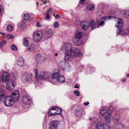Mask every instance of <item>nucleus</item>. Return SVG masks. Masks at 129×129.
Here are the masks:
<instances>
[{
	"mask_svg": "<svg viewBox=\"0 0 129 129\" xmlns=\"http://www.w3.org/2000/svg\"><path fill=\"white\" fill-rule=\"evenodd\" d=\"M53 10V9L52 8H50L46 12L48 13L52 11Z\"/></svg>",
	"mask_w": 129,
	"mask_h": 129,
	"instance_id": "a18cd8bd",
	"label": "nucleus"
},
{
	"mask_svg": "<svg viewBox=\"0 0 129 129\" xmlns=\"http://www.w3.org/2000/svg\"><path fill=\"white\" fill-rule=\"evenodd\" d=\"M32 75L31 74H28L26 75L24 80L27 82H30L32 80Z\"/></svg>",
	"mask_w": 129,
	"mask_h": 129,
	"instance_id": "a878e982",
	"label": "nucleus"
},
{
	"mask_svg": "<svg viewBox=\"0 0 129 129\" xmlns=\"http://www.w3.org/2000/svg\"><path fill=\"white\" fill-rule=\"evenodd\" d=\"M13 37V36L11 34H8L7 36V38L8 39H10Z\"/></svg>",
	"mask_w": 129,
	"mask_h": 129,
	"instance_id": "79ce46f5",
	"label": "nucleus"
},
{
	"mask_svg": "<svg viewBox=\"0 0 129 129\" xmlns=\"http://www.w3.org/2000/svg\"><path fill=\"white\" fill-rule=\"evenodd\" d=\"M92 68L93 69H94V68Z\"/></svg>",
	"mask_w": 129,
	"mask_h": 129,
	"instance_id": "0e129e2a",
	"label": "nucleus"
},
{
	"mask_svg": "<svg viewBox=\"0 0 129 129\" xmlns=\"http://www.w3.org/2000/svg\"><path fill=\"white\" fill-rule=\"evenodd\" d=\"M13 100H14V102L16 101H17L19 99V94L18 91V90H15L14 92H13L11 94V96Z\"/></svg>",
	"mask_w": 129,
	"mask_h": 129,
	"instance_id": "ddd939ff",
	"label": "nucleus"
},
{
	"mask_svg": "<svg viewBox=\"0 0 129 129\" xmlns=\"http://www.w3.org/2000/svg\"><path fill=\"white\" fill-rule=\"evenodd\" d=\"M58 55V53H56L55 54V56H57Z\"/></svg>",
	"mask_w": 129,
	"mask_h": 129,
	"instance_id": "5fc2aeb1",
	"label": "nucleus"
},
{
	"mask_svg": "<svg viewBox=\"0 0 129 129\" xmlns=\"http://www.w3.org/2000/svg\"><path fill=\"white\" fill-rule=\"evenodd\" d=\"M74 88H79V87L77 85H76L74 87Z\"/></svg>",
	"mask_w": 129,
	"mask_h": 129,
	"instance_id": "603ef678",
	"label": "nucleus"
},
{
	"mask_svg": "<svg viewBox=\"0 0 129 129\" xmlns=\"http://www.w3.org/2000/svg\"><path fill=\"white\" fill-rule=\"evenodd\" d=\"M72 47L71 44L70 43H67L63 44L61 48V50L65 51V53L67 51L70 50Z\"/></svg>",
	"mask_w": 129,
	"mask_h": 129,
	"instance_id": "0eeeda50",
	"label": "nucleus"
},
{
	"mask_svg": "<svg viewBox=\"0 0 129 129\" xmlns=\"http://www.w3.org/2000/svg\"><path fill=\"white\" fill-rule=\"evenodd\" d=\"M80 26L82 29L86 30L89 28L88 23L85 21H82L80 22Z\"/></svg>",
	"mask_w": 129,
	"mask_h": 129,
	"instance_id": "2eb2a0df",
	"label": "nucleus"
},
{
	"mask_svg": "<svg viewBox=\"0 0 129 129\" xmlns=\"http://www.w3.org/2000/svg\"><path fill=\"white\" fill-rule=\"evenodd\" d=\"M24 61L23 58L22 56L20 57L17 59V64L20 67H23L24 65Z\"/></svg>",
	"mask_w": 129,
	"mask_h": 129,
	"instance_id": "dca6fc26",
	"label": "nucleus"
},
{
	"mask_svg": "<svg viewBox=\"0 0 129 129\" xmlns=\"http://www.w3.org/2000/svg\"><path fill=\"white\" fill-rule=\"evenodd\" d=\"M73 40L74 44L77 46L81 45L83 43V42L81 40V39H73Z\"/></svg>",
	"mask_w": 129,
	"mask_h": 129,
	"instance_id": "f3484780",
	"label": "nucleus"
},
{
	"mask_svg": "<svg viewBox=\"0 0 129 129\" xmlns=\"http://www.w3.org/2000/svg\"><path fill=\"white\" fill-rule=\"evenodd\" d=\"M24 41L23 43L24 46H27L29 44L28 41H27L26 38H24L23 39Z\"/></svg>",
	"mask_w": 129,
	"mask_h": 129,
	"instance_id": "473e14b6",
	"label": "nucleus"
},
{
	"mask_svg": "<svg viewBox=\"0 0 129 129\" xmlns=\"http://www.w3.org/2000/svg\"><path fill=\"white\" fill-rule=\"evenodd\" d=\"M43 32L42 31H38L34 33L33 34V39L36 42H38L40 41L42 38Z\"/></svg>",
	"mask_w": 129,
	"mask_h": 129,
	"instance_id": "20e7f679",
	"label": "nucleus"
},
{
	"mask_svg": "<svg viewBox=\"0 0 129 129\" xmlns=\"http://www.w3.org/2000/svg\"><path fill=\"white\" fill-rule=\"evenodd\" d=\"M11 49L12 50L15 51L17 50V47L14 44H12L11 46Z\"/></svg>",
	"mask_w": 129,
	"mask_h": 129,
	"instance_id": "4c0bfd02",
	"label": "nucleus"
},
{
	"mask_svg": "<svg viewBox=\"0 0 129 129\" xmlns=\"http://www.w3.org/2000/svg\"><path fill=\"white\" fill-rule=\"evenodd\" d=\"M106 127V128H105L104 124L102 122L98 123L96 126V129H110V127L109 125L107 126Z\"/></svg>",
	"mask_w": 129,
	"mask_h": 129,
	"instance_id": "a211bd4d",
	"label": "nucleus"
},
{
	"mask_svg": "<svg viewBox=\"0 0 129 129\" xmlns=\"http://www.w3.org/2000/svg\"><path fill=\"white\" fill-rule=\"evenodd\" d=\"M35 48L34 45L33 44L31 45L29 48L28 49L30 51H33Z\"/></svg>",
	"mask_w": 129,
	"mask_h": 129,
	"instance_id": "58836bf2",
	"label": "nucleus"
},
{
	"mask_svg": "<svg viewBox=\"0 0 129 129\" xmlns=\"http://www.w3.org/2000/svg\"><path fill=\"white\" fill-rule=\"evenodd\" d=\"M4 103L5 105L7 107H11L14 104V100H13L10 96H5L4 99Z\"/></svg>",
	"mask_w": 129,
	"mask_h": 129,
	"instance_id": "7ed1b4c3",
	"label": "nucleus"
},
{
	"mask_svg": "<svg viewBox=\"0 0 129 129\" xmlns=\"http://www.w3.org/2000/svg\"><path fill=\"white\" fill-rule=\"evenodd\" d=\"M13 29V26L11 25H8L7 28V30L8 31H11Z\"/></svg>",
	"mask_w": 129,
	"mask_h": 129,
	"instance_id": "f704fd0d",
	"label": "nucleus"
},
{
	"mask_svg": "<svg viewBox=\"0 0 129 129\" xmlns=\"http://www.w3.org/2000/svg\"><path fill=\"white\" fill-rule=\"evenodd\" d=\"M2 33L1 32H0V34H2Z\"/></svg>",
	"mask_w": 129,
	"mask_h": 129,
	"instance_id": "680f3d73",
	"label": "nucleus"
},
{
	"mask_svg": "<svg viewBox=\"0 0 129 129\" xmlns=\"http://www.w3.org/2000/svg\"><path fill=\"white\" fill-rule=\"evenodd\" d=\"M37 81H38V79H37Z\"/></svg>",
	"mask_w": 129,
	"mask_h": 129,
	"instance_id": "e2e57ef3",
	"label": "nucleus"
},
{
	"mask_svg": "<svg viewBox=\"0 0 129 129\" xmlns=\"http://www.w3.org/2000/svg\"><path fill=\"white\" fill-rule=\"evenodd\" d=\"M83 111V109L80 107L77 106L74 112L75 116L78 117H81Z\"/></svg>",
	"mask_w": 129,
	"mask_h": 129,
	"instance_id": "9d476101",
	"label": "nucleus"
},
{
	"mask_svg": "<svg viewBox=\"0 0 129 129\" xmlns=\"http://www.w3.org/2000/svg\"><path fill=\"white\" fill-rule=\"evenodd\" d=\"M29 15L27 13H25L24 15V19L26 20H27L29 18Z\"/></svg>",
	"mask_w": 129,
	"mask_h": 129,
	"instance_id": "72a5a7b5",
	"label": "nucleus"
},
{
	"mask_svg": "<svg viewBox=\"0 0 129 129\" xmlns=\"http://www.w3.org/2000/svg\"><path fill=\"white\" fill-rule=\"evenodd\" d=\"M100 112L101 115H104L107 113V110L105 108H103L100 109Z\"/></svg>",
	"mask_w": 129,
	"mask_h": 129,
	"instance_id": "2f4dec72",
	"label": "nucleus"
},
{
	"mask_svg": "<svg viewBox=\"0 0 129 129\" xmlns=\"http://www.w3.org/2000/svg\"><path fill=\"white\" fill-rule=\"evenodd\" d=\"M6 42L4 40H3L0 42V47H2L6 43Z\"/></svg>",
	"mask_w": 129,
	"mask_h": 129,
	"instance_id": "e433bc0d",
	"label": "nucleus"
},
{
	"mask_svg": "<svg viewBox=\"0 0 129 129\" xmlns=\"http://www.w3.org/2000/svg\"><path fill=\"white\" fill-rule=\"evenodd\" d=\"M54 25L55 27L57 28L58 27L59 24L58 22H54Z\"/></svg>",
	"mask_w": 129,
	"mask_h": 129,
	"instance_id": "37998d69",
	"label": "nucleus"
},
{
	"mask_svg": "<svg viewBox=\"0 0 129 129\" xmlns=\"http://www.w3.org/2000/svg\"><path fill=\"white\" fill-rule=\"evenodd\" d=\"M5 96V92L4 90L0 89V102L4 99Z\"/></svg>",
	"mask_w": 129,
	"mask_h": 129,
	"instance_id": "5701e85b",
	"label": "nucleus"
},
{
	"mask_svg": "<svg viewBox=\"0 0 129 129\" xmlns=\"http://www.w3.org/2000/svg\"><path fill=\"white\" fill-rule=\"evenodd\" d=\"M15 87V84L14 81L12 79L9 80L7 83L6 85V88L9 90L13 89Z\"/></svg>",
	"mask_w": 129,
	"mask_h": 129,
	"instance_id": "1a4fd4ad",
	"label": "nucleus"
},
{
	"mask_svg": "<svg viewBox=\"0 0 129 129\" xmlns=\"http://www.w3.org/2000/svg\"><path fill=\"white\" fill-rule=\"evenodd\" d=\"M127 18H129V14L128 15V16H127Z\"/></svg>",
	"mask_w": 129,
	"mask_h": 129,
	"instance_id": "4d7b16f0",
	"label": "nucleus"
},
{
	"mask_svg": "<svg viewBox=\"0 0 129 129\" xmlns=\"http://www.w3.org/2000/svg\"><path fill=\"white\" fill-rule=\"evenodd\" d=\"M53 32V30L51 29H49L47 31L46 33L45 38H47L51 37L52 35Z\"/></svg>",
	"mask_w": 129,
	"mask_h": 129,
	"instance_id": "393cba45",
	"label": "nucleus"
},
{
	"mask_svg": "<svg viewBox=\"0 0 129 129\" xmlns=\"http://www.w3.org/2000/svg\"><path fill=\"white\" fill-rule=\"evenodd\" d=\"M1 10H2L1 9V8H0V12H1Z\"/></svg>",
	"mask_w": 129,
	"mask_h": 129,
	"instance_id": "052dcab7",
	"label": "nucleus"
},
{
	"mask_svg": "<svg viewBox=\"0 0 129 129\" xmlns=\"http://www.w3.org/2000/svg\"><path fill=\"white\" fill-rule=\"evenodd\" d=\"M45 18L47 19H50L49 14V13L46 12L45 16Z\"/></svg>",
	"mask_w": 129,
	"mask_h": 129,
	"instance_id": "a19ab883",
	"label": "nucleus"
},
{
	"mask_svg": "<svg viewBox=\"0 0 129 129\" xmlns=\"http://www.w3.org/2000/svg\"><path fill=\"white\" fill-rule=\"evenodd\" d=\"M71 68V66L69 63L67 62L65 63V70L67 71H69L70 70Z\"/></svg>",
	"mask_w": 129,
	"mask_h": 129,
	"instance_id": "7c9ffc66",
	"label": "nucleus"
},
{
	"mask_svg": "<svg viewBox=\"0 0 129 129\" xmlns=\"http://www.w3.org/2000/svg\"><path fill=\"white\" fill-rule=\"evenodd\" d=\"M85 0H80V3L82 4H83L84 2L85 1Z\"/></svg>",
	"mask_w": 129,
	"mask_h": 129,
	"instance_id": "09e8293b",
	"label": "nucleus"
},
{
	"mask_svg": "<svg viewBox=\"0 0 129 129\" xmlns=\"http://www.w3.org/2000/svg\"><path fill=\"white\" fill-rule=\"evenodd\" d=\"M39 76L43 79H49L51 78V74L49 72H43L40 73Z\"/></svg>",
	"mask_w": 129,
	"mask_h": 129,
	"instance_id": "6e6552de",
	"label": "nucleus"
},
{
	"mask_svg": "<svg viewBox=\"0 0 129 129\" xmlns=\"http://www.w3.org/2000/svg\"><path fill=\"white\" fill-rule=\"evenodd\" d=\"M1 80H2V79H1V77H0V83H1Z\"/></svg>",
	"mask_w": 129,
	"mask_h": 129,
	"instance_id": "13d9d810",
	"label": "nucleus"
},
{
	"mask_svg": "<svg viewBox=\"0 0 129 129\" xmlns=\"http://www.w3.org/2000/svg\"><path fill=\"white\" fill-rule=\"evenodd\" d=\"M51 107L50 108L48 112V114L49 116H52L54 115H56V112H54L55 111V110L51 109Z\"/></svg>",
	"mask_w": 129,
	"mask_h": 129,
	"instance_id": "cd10ccee",
	"label": "nucleus"
},
{
	"mask_svg": "<svg viewBox=\"0 0 129 129\" xmlns=\"http://www.w3.org/2000/svg\"><path fill=\"white\" fill-rule=\"evenodd\" d=\"M35 72L36 73V77L37 78V76H38V72L37 71V70L36 69H35Z\"/></svg>",
	"mask_w": 129,
	"mask_h": 129,
	"instance_id": "de8ad7c7",
	"label": "nucleus"
},
{
	"mask_svg": "<svg viewBox=\"0 0 129 129\" xmlns=\"http://www.w3.org/2000/svg\"><path fill=\"white\" fill-rule=\"evenodd\" d=\"M51 109L52 110H55V111H56L57 112H56V115L57 114L60 115L61 114L62 110L60 108L53 107H51Z\"/></svg>",
	"mask_w": 129,
	"mask_h": 129,
	"instance_id": "412c9836",
	"label": "nucleus"
},
{
	"mask_svg": "<svg viewBox=\"0 0 129 129\" xmlns=\"http://www.w3.org/2000/svg\"><path fill=\"white\" fill-rule=\"evenodd\" d=\"M125 79H124L123 80V81L124 82V81H125Z\"/></svg>",
	"mask_w": 129,
	"mask_h": 129,
	"instance_id": "bf43d9fd",
	"label": "nucleus"
},
{
	"mask_svg": "<svg viewBox=\"0 0 129 129\" xmlns=\"http://www.w3.org/2000/svg\"><path fill=\"white\" fill-rule=\"evenodd\" d=\"M113 17L111 16H107L102 17L100 19L96 22L97 24H98L97 25L98 28H99L100 26H103L105 24V22L106 20L108 19H110L111 18Z\"/></svg>",
	"mask_w": 129,
	"mask_h": 129,
	"instance_id": "39448f33",
	"label": "nucleus"
},
{
	"mask_svg": "<svg viewBox=\"0 0 129 129\" xmlns=\"http://www.w3.org/2000/svg\"><path fill=\"white\" fill-rule=\"evenodd\" d=\"M37 26L39 27L40 26H41L40 23L39 22H37Z\"/></svg>",
	"mask_w": 129,
	"mask_h": 129,
	"instance_id": "8fccbe9b",
	"label": "nucleus"
},
{
	"mask_svg": "<svg viewBox=\"0 0 129 129\" xmlns=\"http://www.w3.org/2000/svg\"><path fill=\"white\" fill-rule=\"evenodd\" d=\"M55 18L60 19V17L59 15L58 14H57L55 16Z\"/></svg>",
	"mask_w": 129,
	"mask_h": 129,
	"instance_id": "c03bdc74",
	"label": "nucleus"
},
{
	"mask_svg": "<svg viewBox=\"0 0 129 129\" xmlns=\"http://www.w3.org/2000/svg\"><path fill=\"white\" fill-rule=\"evenodd\" d=\"M82 55V53L79 49L72 47L70 50L65 53L64 60L67 61L70 57H81Z\"/></svg>",
	"mask_w": 129,
	"mask_h": 129,
	"instance_id": "f257e3e1",
	"label": "nucleus"
},
{
	"mask_svg": "<svg viewBox=\"0 0 129 129\" xmlns=\"http://www.w3.org/2000/svg\"><path fill=\"white\" fill-rule=\"evenodd\" d=\"M74 93L75 95L77 96H79L80 95L79 92L76 90L74 91Z\"/></svg>",
	"mask_w": 129,
	"mask_h": 129,
	"instance_id": "ea45409f",
	"label": "nucleus"
},
{
	"mask_svg": "<svg viewBox=\"0 0 129 129\" xmlns=\"http://www.w3.org/2000/svg\"><path fill=\"white\" fill-rule=\"evenodd\" d=\"M84 105L85 106L88 105L89 104V102H87V103L84 102L83 103Z\"/></svg>",
	"mask_w": 129,
	"mask_h": 129,
	"instance_id": "49530a36",
	"label": "nucleus"
},
{
	"mask_svg": "<svg viewBox=\"0 0 129 129\" xmlns=\"http://www.w3.org/2000/svg\"><path fill=\"white\" fill-rule=\"evenodd\" d=\"M2 34L3 35H5V33H2Z\"/></svg>",
	"mask_w": 129,
	"mask_h": 129,
	"instance_id": "864d4df0",
	"label": "nucleus"
},
{
	"mask_svg": "<svg viewBox=\"0 0 129 129\" xmlns=\"http://www.w3.org/2000/svg\"><path fill=\"white\" fill-rule=\"evenodd\" d=\"M47 1H44V2H43V4H47Z\"/></svg>",
	"mask_w": 129,
	"mask_h": 129,
	"instance_id": "3c124183",
	"label": "nucleus"
},
{
	"mask_svg": "<svg viewBox=\"0 0 129 129\" xmlns=\"http://www.w3.org/2000/svg\"><path fill=\"white\" fill-rule=\"evenodd\" d=\"M60 76V73L59 72H55L53 73L52 75L51 74L52 79L56 80H57L58 78Z\"/></svg>",
	"mask_w": 129,
	"mask_h": 129,
	"instance_id": "b1692460",
	"label": "nucleus"
},
{
	"mask_svg": "<svg viewBox=\"0 0 129 129\" xmlns=\"http://www.w3.org/2000/svg\"><path fill=\"white\" fill-rule=\"evenodd\" d=\"M10 77V75L8 72L4 73L2 74L1 78L2 81L3 82H5L7 81Z\"/></svg>",
	"mask_w": 129,
	"mask_h": 129,
	"instance_id": "4468645a",
	"label": "nucleus"
},
{
	"mask_svg": "<svg viewBox=\"0 0 129 129\" xmlns=\"http://www.w3.org/2000/svg\"><path fill=\"white\" fill-rule=\"evenodd\" d=\"M22 97L23 99L22 102L23 103L29 105L32 102L31 99L28 94L22 95Z\"/></svg>",
	"mask_w": 129,
	"mask_h": 129,
	"instance_id": "423d86ee",
	"label": "nucleus"
},
{
	"mask_svg": "<svg viewBox=\"0 0 129 129\" xmlns=\"http://www.w3.org/2000/svg\"><path fill=\"white\" fill-rule=\"evenodd\" d=\"M94 5L93 4H89L87 5L86 8L87 10L91 11L93 10L94 8Z\"/></svg>",
	"mask_w": 129,
	"mask_h": 129,
	"instance_id": "c85d7f7f",
	"label": "nucleus"
},
{
	"mask_svg": "<svg viewBox=\"0 0 129 129\" xmlns=\"http://www.w3.org/2000/svg\"><path fill=\"white\" fill-rule=\"evenodd\" d=\"M120 115L118 114H115L113 116L112 118L113 121L116 122H117L120 120Z\"/></svg>",
	"mask_w": 129,
	"mask_h": 129,
	"instance_id": "4be33fe9",
	"label": "nucleus"
},
{
	"mask_svg": "<svg viewBox=\"0 0 129 129\" xmlns=\"http://www.w3.org/2000/svg\"><path fill=\"white\" fill-rule=\"evenodd\" d=\"M56 81L58 83H61L65 82V79L62 75H60V76L58 77Z\"/></svg>",
	"mask_w": 129,
	"mask_h": 129,
	"instance_id": "aec40b11",
	"label": "nucleus"
},
{
	"mask_svg": "<svg viewBox=\"0 0 129 129\" xmlns=\"http://www.w3.org/2000/svg\"><path fill=\"white\" fill-rule=\"evenodd\" d=\"M126 76L127 77H129V74H126Z\"/></svg>",
	"mask_w": 129,
	"mask_h": 129,
	"instance_id": "6e6d98bb",
	"label": "nucleus"
},
{
	"mask_svg": "<svg viewBox=\"0 0 129 129\" xmlns=\"http://www.w3.org/2000/svg\"><path fill=\"white\" fill-rule=\"evenodd\" d=\"M19 24V26H20L21 28H23L26 26L25 23L23 22H21Z\"/></svg>",
	"mask_w": 129,
	"mask_h": 129,
	"instance_id": "c9c22d12",
	"label": "nucleus"
},
{
	"mask_svg": "<svg viewBox=\"0 0 129 129\" xmlns=\"http://www.w3.org/2000/svg\"><path fill=\"white\" fill-rule=\"evenodd\" d=\"M89 24V27H90L92 29H93L95 27V22L93 20L91 21Z\"/></svg>",
	"mask_w": 129,
	"mask_h": 129,
	"instance_id": "bb28decb",
	"label": "nucleus"
},
{
	"mask_svg": "<svg viewBox=\"0 0 129 129\" xmlns=\"http://www.w3.org/2000/svg\"><path fill=\"white\" fill-rule=\"evenodd\" d=\"M36 58L37 60L39 61V60H43V57L40 54H38L36 56Z\"/></svg>",
	"mask_w": 129,
	"mask_h": 129,
	"instance_id": "c756f323",
	"label": "nucleus"
},
{
	"mask_svg": "<svg viewBox=\"0 0 129 129\" xmlns=\"http://www.w3.org/2000/svg\"><path fill=\"white\" fill-rule=\"evenodd\" d=\"M113 108L112 106H110L108 108L107 114L108 115L105 117V120L107 123H109L111 121V120L110 115L112 113L113 110Z\"/></svg>",
	"mask_w": 129,
	"mask_h": 129,
	"instance_id": "9b49d317",
	"label": "nucleus"
},
{
	"mask_svg": "<svg viewBox=\"0 0 129 129\" xmlns=\"http://www.w3.org/2000/svg\"><path fill=\"white\" fill-rule=\"evenodd\" d=\"M59 122L56 120L52 121L49 126V129H57Z\"/></svg>",
	"mask_w": 129,
	"mask_h": 129,
	"instance_id": "f8f14e48",
	"label": "nucleus"
},
{
	"mask_svg": "<svg viewBox=\"0 0 129 129\" xmlns=\"http://www.w3.org/2000/svg\"><path fill=\"white\" fill-rule=\"evenodd\" d=\"M83 35V33L82 32L77 30L75 32V36L73 39H81Z\"/></svg>",
	"mask_w": 129,
	"mask_h": 129,
	"instance_id": "6ab92c4d",
	"label": "nucleus"
},
{
	"mask_svg": "<svg viewBox=\"0 0 129 129\" xmlns=\"http://www.w3.org/2000/svg\"><path fill=\"white\" fill-rule=\"evenodd\" d=\"M118 20L117 21V24H116V27L118 28V30L116 32V35L120 33V35L123 36L129 35V28L123 31L124 34L121 33L123 30V20L120 18H116Z\"/></svg>",
	"mask_w": 129,
	"mask_h": 129,
	"instance_id": "f03ea898",
	"label": "nucleus"
}]
</instances>
